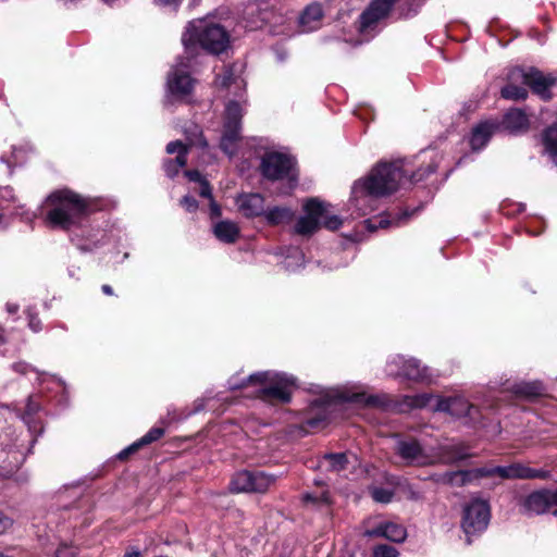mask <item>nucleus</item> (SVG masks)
I'll use <instances>...</instances> for the list:
<instances>
[{"mask_svg":"<svg viewBox=\"0 0 557 557\" xmlns=\"http://www.w3.org/2000/svg\"><path fill=\"white\" fill-rule=\"evenodd\" d=\"M384 537L392 542L401 543L407 537L406 528L393 522L384 523Z\"/></svg>","mask_w":557,"mask_h":557,"instance_id":"nucleus-29","label":"nucleus"},{"mask_svg":"<svg viewBox=\"0 0 557 557\" xmlns=\"http://www.w3.org/2000/svg\"><path fill=\"white\" fill-rule=\"evenodd\" d=\"M124 557H140V554H139V552L134 550V552H131V553H126L124 555Z\"/></svg>","mask_w":557,"mask_h":557,"instance_id":"nucleus-57","label":"nucleus"},{"mask_svg":"<svg viewBox=\"0 0 557 557\" xmlns=\"http://www.w3.org/2000/svg\"><path fill=\"white\" fill-rule=\"evenodd\" d=\"M371 495L375 502L387 504L393 499V492L386 488H373Z\"/></svg>","mask_w":557,"mask_h":557,"instance_id":"nucleus-36","label":"nucleus"},{"mask_svg":"<svg viewBox=\"0 0 557 557\" xmlns=\"http://www.w3.org/2000/svg\"><path fill=\"white\" fill-rule=\"evenodd\" d=\"M294 386L295 380L293 377L268 371L250 374L240 383L230 382L232 391L253 387L255 389L248 396L269 403L280 401L284 404L290 401Z\"/></svg>","mask_w":557,"mask_h":557,"instance_id":"nucleus-2","label":"nucleus"},{"mask_svg":"<svg viewBox=\"0 0 557 557\" xmlns=\"http://www.w3.org/2000/svg\"><path fill=\"white\" fill-rule=\"evenodd\" d=\"M502 97L511 100H523L528 97V91L523 87L509 84L502 89Z\"/></svg>","mask_w":557,"mask_h":557,"instance_id":"nucleus-32","label":"nucleus"},{"mask_svg":"<svg viewBox=\"0 0 557 557\" xmlns=\"http://www.w3.org/2000/svg\"><path fill=\"white\" fill-rule=\"evenodd\" d=\"M493 133V125L488 123H481L474 127L471 136V147L473 149H481L490 139Z\"/></svg>","mask_w":557,"mask_h":557,"instance_id":"nucleus-26","label":"nucleus"},{"mask_svg":"<svg viewBox=\"0 0 557 557\" xmlns=\"http://www.w3.org/2000/svg\"><path fill=\"white\" fill-rule=\"evenodd\" d=\"M238 211L246 218L261 216L265 210V199L258 193H244L237 196Z\"/></svg>","mask_w":557,"mask_h":557,"instance_id":"nucleus-15","label":"nucleus"},{"mask_svg":"<svg viewBox=\"0 0 557 557\" xmlns=\"http://www.w3.org/2000/svg\"><path fill=\"white\" fill-rule=\"evenodd\" d=\"M471 476V471L459 470L444 473L440 481L450 486H463L470 482Z\"/></svg>","mask_w":557,"mask_h":557,"instance_id":"nucleus-27","label":"nucleus"},{"mask_svg":"<svg viewBox=\"0 0 557 557\" xmlns=\"http://www.w3.org/2000/svg\"><path fill=\"white\" fill-rule=\"evenodd\" d=\"M467 457H468V455L462 453L459 448H457L455 446H447V447L443 448L441 461L443 463H453L458 460H462Z\"/></svg>","mask_w":557,"mask_h":557,"instance_id":"nucleus-33","label":"nucleus"},{"mask_svg":"<svg viewBox=\"0 0 557 557\" xmlns=\"http://www.w3.org/2000/svg\"><path fill=\"white\" fill-rule=\"evenodd\" d=\"M329 203L317 198L308 199L304 205L305 215L300 216L295 224V233L302 236H310L315 233L321 225L330 231H336L342 225V220L337 215H329Z\"/></svg>","mask_w":557,"mask_h":557,"instance_id":"nucleus-5","label":"nucleus"},{"mask_svg":"<svg viewBox=\"0 0 557 557\" xmlns=\"http://www.w3.org/2000/svg\"><path fill=\"white\" fill-rule=\"evenodd\" d=\"M490 507L484 500H474L465 508L462 529L467 535H474L486 529Z\"/></svg>","mask_w":557,"mask_h":557,"instance_id":"nucleus-9","label":"nucleus"},{"mask_svg":"<svg viewBox=\"0 0 557 557\" xmlns=\"http://www.w3.org/2000/svg\"><path fill=\"white\" fill-rule=\"evenodd\" d=\"M168 84L171 92L180 96L188 95L193 89V79L187 73L181 71H174Z\"/></svg>","mask_w":557,"mask_h":557,"instance_id":"nucleus-18","label":"nucleus"},{"mask_svg":"<svg viewBox=\"0 0 557 557\" xmlns=\"http://www.w3.org/2000/svg\"><path fill=\"white\" fill-rule=\"evenodd\" d=\"M497 476L503 480H545L549 478V472L541 469H533L521 462H515L505 467H497L495 470Z\"/></svg>","mask_w":557,"mask_h":557,"instance_id":"nucleus-11","label":"nucleus"},{"mask_svg":"<svg viewBox=\"0 0 557 557\" xmlns=\"http://www.w3.org/2000/svg\"><path fill=\"white\" fill-rule=\"evenodd\" d=\"M505 127L511 132H519L528 128L529 121L528 116L522 110L512 109L509 110L503 121Z\"/></svg>","mask_w":557,"mask_h":557,"instance_id":"nucleus-21","label":"nucleus"},{"mask_svg":"<svg viewBox=\"0 0 557 557\" xmlns=\"http://www.w3.org/2000/svg\"><path fill=\"white\" fill-rule=\"evenodd\" d=\"M243 109L236 101H230L225 108L224 129L220 147L228 156L236 152V143L240 140Z\"/></svg>","mask_w":557,"mask_h":557,"instance_id":"nucleus-6","label":"nucleus"},{"mask_svg":"<svg viewBox=\"0 0 557 557\" xmlns=\"http://www.w3.org/2000/svg\"><path fill=\"white\" fill-rule=\"evenodd\" d=\"M325 459L330 469L336 472L344 470L348 463L347 456L343 453L325 455Z\"/></svg>","mask_w":557,"mask_h":557,"instance_id":"nucleus-34","label":"nucleus"},{"mask_svg":"<svg viewBox=\"0 0 557 557\" xmlns=\"http://www.w3.org/2000/svg\"><path fill=\"white\" fill-rule=\"evenodd\" d=\"M11 519L0 512V534L11 527Z\"/></svg>","mask_w":557,"mask_h":557,"instance_id":"nucleus-51","label":"nucleus"},{"mask_svg":"<svg viewBox=\"0 0 557 557\" xmlns=\"http://www.w3.org/2000/svg\"><path fill=\"white\" fill-rule=\"evenodd\" d=\"M17 469L16 463H8L0 466V480L10 478Z\"/></svg>","mask_w":557,"mask_h":557,"instance_id":"nucleus-41","label":"nucleus"},{"mask_svg":"<svg viewBox=\"0 0 557 557\" xmlns=\"http://www.w3.org/2000/svg\"><path fill=\"white\" fill-rule=\"evenodd\" d=\"M333 403H334V400L331 399V398H324V399H320V400L314 401L313 407H322L323 408V414L318 416V417H313V418H309L306 421L307 426H309V428H318L321 423L326 421V419H327V408L330 406H332Z\"/></svg>","mask_w":557,"mask_h":557,"instance_id":"nucleus-31","label":"nucleus"},{"mask_svg":"<svg viewBox=\"0 0 557 557\" xmlns=\"http://www.w3.org/2000/svg\"><path fill=\"white\" fill-rule=\"evenodd\" d=\"M366 223L369 231H375L377 227H386L389 224V221L381 219L379 225H374L371 221H367Z\"/></svg>","mask_w":557,"mask_h":557,"instance_id":"nucleus-52","label":"nucleus"},{"mask_svg":"<svg viewBox=\"0 0 557 557\" xmlns=\"http://www.w3.org/2000/svg\"><path fill=\"white\" fill-rule=\"evenodd\" d=\"M373 557H398V552L392 546L379 545L374 548Z\"/></svg>","mask_w":557,"mask_h":557,"instance_id":"nucleus-38","label":"nucleus"},{"mask_svg":"<svg viewBox=\"0 0 557 557\" xmlns=\"http://www.w3.org/2000/svg\"><path fill=\"white\" fill-rule=\"evenodd\" d=\"M249 480L250 471L245 470L237 472L230 483V490L234 493H251Z\"/></svg>","mask_w":557,"mask_h":557,"instance_id":"nucleus-28","label":"nucleus"},{"mask_svg":"<svg viewBox=\"0 0 557 557\" xmlns=\"http://www.w3.org/2000/svg\"><path fill=\"white\" fill-rule=\"evenodd\" d=\"M304 500L305 502L318 503L320 500H326V496H325V494H322L320 497H317V496H313L311 494H306V495H304Z\"/></svg>","mask_w":557,"mask_h":557,"instance_id":"nucleus-53","label":"nucleus"},{"mask_svg":"<svg viewBox=\"0 0 557 557\" xmlns=\"http://www.w3.org/2000/svg\"><path fill=\"white\" fill-rule=\"evenodd\" d=\"M522 83L528 85L532 91L542 99L548 100L552 97L550 87L556 84V78L552 75H545L539 70L531 69L528 72H519Z\"/></svg>","mask_w":557,"mask_h":557,"instance_id":"nucleus-12","label":"nucleus"},{"mask_svg":"<svg viewBox=\"0 0 557 557\" xmlns=\"http://www.w3.org/2000/svg\"><path fill=\"white\" fill-rule=\"evenodd\" d=\"M393 364L400 368L397 371L388 369L391 375L405 376L414 381H423L428 377V369L422 367L417 359L405 360L403 357L397 356L393 358L388 367L391 368Z\"/></svg>","mask_w":557,"mask_h":557,"instance_id":"nucleus-13","label":"nucleus"},{"mask_svg":"<svg viewBox=\"0 0 557 557\" xmlns=\"http://www.w3.org/2000/svg\"><path fill=\"white\" fill-rule=\"evenodd\" d=\"M28 326L34 332H39L41 330V321L33 313H28Z\"/></svg>","mask_w":557,"mask_h":557,"instance_id":"nucleus-46","label":"nucleus"},{"mask_svg":"<svg viewBox=\"0 0 557 557\" xmlns=\"http://www.w3.org/2000/svg\"><path fill=\"white\" fill-rule=\"evenodd\" d=\"M512 391L517 396L525 399H534L543 396L545 393L543 384L539 381L516 384Z\"/></svg>","mask_w":557,"mask_h":557,"instance_id":"nucleus-22","label":"nucleus"},{"mask_svg":"<svg viewBox=\"0 0 557 557\" xmlns=\"http://www.w3.org/2000/svg\"><path fill=\"white\" fill-rule=\"evenodd\" d=\"M186 50H193L197 45L210 53L219 54L230 46V35L216 23L207 20H195L188 24L182 36Z\"/></svg>","mask_w":557,"mask_h":557,"instance_id":"nucleus-3","label":"nucleus"},{"mask_svg":"<svg viewBox=\"0 0 557 557\" xmlns=\"http://www.w3.org/2000/svg\"><path fill=\"white\" fill-rule=\"evenodd\" d=\"M181 203L189 212H194L198 208L197 200L194 197H191V196L183 197Z\"/></svg>","mask_w":557,"mask_h":557,"instance_id":"nucleus-43","label":"nucleus"},{"mask_svg":"<svg viewBox=\"0 0 557 557\" xmlns=\"http://www.w3.org/2000/svg\"><path fill=\"white\" fill-rule=\"evenodd\" d=\"M101 289H102V292H103L106 295H108V296H112V295H113V289H112V287H111L110 285H108V284L102 285Z\"/></svg>","mask_w":557,"mask_h":557,"instance_id":"nucleus-55","label":"nucleus"},{"mask_svg":"<svg viewBox=\"0 0 557 557\" xmlns=\"http://www.w3.org/2000/svg\"><path fill=\"white\" fill-rule=\"evenodd\" d=\"M395 451L410 465L424 466L430 461L420 443L414 440H399L396 443Z\"/></svg>","mask_w":557,"mask_h":557,"instance_id":"nucleus-14","label":"nucleus"},{"mask_svg":"<svg viewBox=\"0 0 557 557\" xmlns=\"http://www.w3.org/2000/svg\"><path fill=\"white\" fill-rule=\"evenodd\" d=\"M163 169L169 177H174L178 174L180 168L172 161V159L165 160Z\"/></svg>","mask_w":557,"mask_h":557,"instance_id":"nucleus-42","label":"nucleus"},{"mask_svg":"<svg viewBox=\"0 0 557 557\" xmlns=\"http://www.w3.org/2000/svg\"><path fill=\"white\" fill-rule=\"evenodd\" d=\"M364 535L369 536V537H376V536L384 537V523L379 524L376 528H374L372 530H367Z\"/></svg>","mask_w":557,"mask_h":557,"instance_id":"nucleus-48","label":"nucleus"},{"mask_svg":"<svg viewBox=\"0 0 557 557\" xmlns=\"http://www.w3.org/2000/svg\"><path fill=\"white\" fill-rule=\"evenodd\" d=\"M76 555L77 548L67 544L60 545L55 552V557H76Z\"/></svg>","mask_w":557,"mask_h":557,"instance_id":"nucleus-40","label":"nucleus"},{"mask_svg":"<svg viewBox=\"0 0 557 557\" xmlns=\"http://www.w3.org/2000/svg\"><path fill=\"white\" fill-rule=\"evenodd\" d=\"M0 557H8V556H5V555H3L2 553H0Z\"/></svg>","mask_w":557,"mask_h":557,"instance_id":"nucleus-60","label":"nucleus"},{"mask_svg":"<svg viewBox=\"0 0 557 557\" xmlns=\"http://www.w3.org/2000/svg\"><path fill=\"white\" fill-rule=\"evenodd\" d=\"M228 79H230V76L224 77L220 84L225 87L228 85Z\"/></svg>","mask_w":557,"mask_h":557,"instance_id":"nucleus-58","label":"nucleus"},{"mask_svg":"<svg viewBox=\"0 0 557 557\" xmlns=\"http://www.w3.org/2000/svg\"><path fill=\"white\" fill-rule=\"evenodd\" d=\"M189 146L188 144H184L182 143L181 140H174V141H170L168 145H166V152L169 154H173V153H180V152H183V151H189Z\"/></svg>","mask_w":557,"mask_h":557,"instance_id":"nucleus-39","label":"nucleus"},{"mask_svg":"<svg viewBox=\"0 0 557 557\" xmlns=\"http://www.w3.org/2000/svg\"><path fill=\"white\" fill-rule=\"evenodd\" d=\"M496 469L497 467L481 468L475 470L474 474L475 476H497Z\"/></svg>","mask_w":557,"mask_h":557,"instance_id":"nucleus-47","label":"nucleus"},{"mask_svg":"<svg viewBox=\"0 0 557 557\" xmlns=\"http://www.w3.org/2000/svg\"><path fill=\"white\" fill-rule=\"evenodd\" d=\"M544 144L549 153L557 157V127H549L546 129L544 134Z\"/></svg>","mask_w":557,"mask_h":557,"instance_id":"nucleus-35","label":"nucleus"},{"mask_svg":"<svg viewBox=\"0 0 557 557\" xmlns=\"http://www.w3.org/2000/svg\"><path fill=\"white\" fill-rule=\"evenodd\" d=\"M294 168V160L285 153L265 152L260 162V172L270 181L287 177Z\"/></svg>","mask_w":557,"mask_h":557,"instance_id":"nucleus-8","label":"nucleus"},{"mask_svg":"<svg viewBox=\"0 0 557 557\" xmlns=\"http://www.w3.org/2000/svg\"><path fill=\"white\" fill-rule=\"evenodd\" d=\"M185 134L189 147H199L202 149L208 147V143L198 125L190 126L185 131Z\"/></svg>","mask_w":557,"mask_h":557,"instance_id":"nucleus-30","label":"nucleus"},{"mask_svg":"<svg viewBox=\"0 0 557 557\" xmlns=\"http://www.w3.org/2000/svg\"><path fill=\"white\" fill-rule=\"evenodd\" d=\"M432 399H433L432 395L421 394V395L408 397V404L414 408H423V407H426Z\"/></svg>","mask_w":557,"mask_h":557,"instance_id":"nucleus-37","label":"nucleus"},{"mask_svg":"<svg viewBox=\"0 0 557 557\" xmlns=\"http://www.w3.org/2000/svg\"><path fill=\"white\" fill-rule=\"evenodd\" d=\"M164 435V429L162 428H152L149 430L148 433H146L143 437H140L138 441L123 449L119 454V459L125 460L129 455L136 453L139 448L143 446L149 445L158 440H160Z\"/></svg>","mask_w":557,"mask_h":557,"instance_id":"nucleus-17","label":"nucleus"},{"mask_svg":"<svg viewBox=\"0 0 557 557\" xmlns=\"http://www.w3.org/2000/svg\"><path fill=\"white\" fill-rule=\"evenodd\" d=\"M2 337H3V334H2V330L0 329V341H2Z\"/></svg>","mask_w":557,"mask_h":557,"instance_id":"nucleus-59","label":"nucleus"},{"mask_svg":"<svg viewBox=\"0 0 557 557\" xmlns=\"http://www.w3.org/2000/svg\"><path fill=\"white\" fill-rule=\"evenodd\" d=\"M211 210L214 214L219 215L220 214V208L219 206L213 201V199L211 200Z\"/></svg>","mask_w":557,"mask_h":557,"instance_id":"nucleus-56","label":"nucleus"},{"mask_svg":"<svg viewBox=\"0 0 557 557\" xmlns=\"http://www.w3.org/2000/svg\"><path fill=\"white\" fill-rule=\"evenodd\" d=\"M251 493H265L276 481V478L262 471H250Z\"/></svg>","mask_w":557,"mask_h":557,"instance_id":"nucleus-24","label":"nucleus"},{"mask_svg":"<svg viewBox=\"0 0 557 557\" xmlns=\"http://www.w3.org/2000/svg\"><path fill=\"white\" fill-rule=\"evenodd\" d=\"M474 407L462 397L436 398L435 411L448 412L455 417H466L471 414Z\"/></svg>","mask_w":557,"mask_h":557,"instance_id":"nucleus-16","label":"nucleus"},{"mask_svg":"<svg viewBox=\"0 0 557 557\" xmlns=\"http://www.w3.org/2000/svg\"><path fill=\"white\" fill-rule=\"evenodd\" d=\"M408 171L400 162L379 163L370 174L355 184V193H364L374 197L395 193Z\"/></svg>","mask_w":557,"mask_h":557,"instance_id":"nucleus-4","label":"nucleus"},{"mask_svg":"<svg viewBox=\"0 0 557 557\" xmlns=\"http://www.w3.org/2000/svg\"><path fill=\"white\" fill-rule=\"evenodd\" d=\"M239 232L238 225L227 220L216 223L213 227V233L216 238L227 244L235 243L239 237Z\"/></svg>","mask_w":557,"mask_h":557,"instance_id":"nucleus-19","label":"nucleus"},{"mask_svg":"<svg viewBox=\"0 0 557 557\" xmlns=\"http://www.w3.org/2000/svg\"><path fill=\"white\" fill-rule=\"evenodd\" d=\"M323 16V11L320 4L313 3L308 5L300 15V24L304 30L310 32L317 28L319 22Z\"/></svg>","mask_w":557,"mask_h":557,"instance_id":"nucleus-20","label":"nucleus"},{"mask_svg":"<svg viewBox=\"0 0 557 557\" xmlns=\"http://www.w3.org/2000/svg\"><path fill=\"white\" fill-rule=\"evenodd\" d=\"M263 216L270 225L288 223L294 218V212L288 207H273L264 210Z\"/></svg>","mask_w":557,"mask_h":557,"instance_id":"nucleus-23","label":"nucleus"},{"mask_svg":"<svg viewBox=\"0 0 557 557\" xmlns=\"http://www.w3.org/2000/svg\"><path fill=\"white\" fill-rule=\"evenodd\" d=\"M199 194L201 197L209 198L210 200L213 199L211 186L207 180L201 181Z\"/></svg>","mask_w":557,"mask_h":557,"instance_id":"nucleus-44","label":"nucleus"},{"mask_svg":"<svg viewBox=\"0 0 557 557\" xmlns=\"http://www.w3.org/2000/svg\"><path fill=\"white\" fill-rule=\"evenodd\" d=\"M187 154H188V151H183V152H180L175 159H172V161H174V163L180 168H184L186 164H187Z\"/></svg>","mask_w":557,"mask_h":557,"instance_id":"nucleus-49","label":"nucleus"},{"mask_svg":"<svg viewBox=\"0 0 557 557\" xmlns=\"http://www.w3.org/2000/svg\"><path fill=\"white\" fill-rule=\"evenodd\" d=\"M399 0H371L359 16V30H373L377 24L387 20Z\"/></svg>","mask_w":557,"mask_h":557,"instance_id":"nucleus-7","label":"nucleus"},{"mask_svg":"<svg viewBox=\"0 0 557 557\" xmlns=\"http://www.w3.org/2000/svg\"><path fill=\"white\" fill-rule=\"evenodd\" d=\"M523 507L533 515L550 512L557 516V491L541 490L533 492L525 497Z\"/></svg>","mask_w":557,"mask_h":557,"instance_id":"nucleus-10","label":"nucleus"},{"mask_svg":"<svg viewBox=\"0 0 557 557\" xmlns=\"http://www.w3.org/2000/svg\"><path fill=\"white\" fill-rule=\"evenodd\" d=\"M7 310L10 313H16L18 311V305H16V304H7Z\"/></svg>","mask_w":557,"mask_h":557,"instance_id":"nucleus-54","label":"nucleus"},{"mask_svg":"<svg viewBox=\"0 0 557 557\" xmlns=\"http://www.w3.org/2000/svg\"><path fill=\"white\" fill-rule=\"evenodd\" d=\"M343 401L362 404L367 407H382L385 400L379 395H367L364 393H354L351 395H341L338 397Z\"/></svg>","mask_w":557,"mask_h":557,"instance_id":"nucleus-25","label":"nucleus"},{"mask_svg":"<svg viewBox=\"0 0 557 557\" xmlns=\"http://www.w3.org/2000/svg\"><path fill=\"white\" fill-rule=\"evenodd\" d=\"M44 206L46 225L69 231L79 225L82 219L89 213L90 202L73 190L60 189L51 193Z\"/></svg>","mask_w":557,"mask_h":557,"instance_id":"nucleus-1","label":"nucleus"},{"mask_svg":"<svg viewBox=\"0 0 557 557\" xmlns=\"http://www.w3.org/2000/svg\"><path fill=\"white\" fill-rule=\"evenodd\" d=\"M185 175L186 177H188L189 181H193V182H198V183H201V181H205L206 178H203L200 174L199 171L197 170H189V171H186L185 172Z\"/></svg>","mask_w":557,"mask_h":557,"instance_id":"nucleus-50","label":"nucleus"},{"mask_svg":"<svg viewBox=\"0 0 557 557\" xmlns=\"http://www.w3.org/2000/svg\"><path fill=\"white\" fill-rule=\"evenodd\" d=\"M435 170L431 166H429L426 170H418L417 173H412L410 176V182H419L423 180L428 174L434 172Z\"/></svg>","mask_w":557,"mask_h":557,"instance_id":"nucleus-45","label":"nucleus"}]
</instances>
